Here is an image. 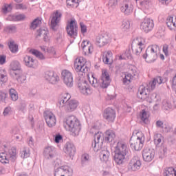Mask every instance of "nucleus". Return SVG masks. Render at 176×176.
Returning <instances> with one entry per match:
<instances>
[{
	"instance_id": "53",
	"label": "nucleus",
	"mask_w": 176,
	"mask_h": 176,
	"mask_svg": "<svg viewBox=\"0 0 176 176\" xmlns=\"http://www.w3.org/2000/svg\"><path fill=\"white\" fill-rule=\"evenodd\" d=\"M157 82L153 80L151 82L149 83V87H147V89L151 91L156 87Z\"/></svg>"
},
{
	"instance_id": "18",
	"label": "nucleus",
	"mask_w": 176,
	"mask_h": 176,
	"mask_svg": "<svg viewBox=\"0 0 176 176\" xmlns=\"http://www.w3.org/2000/svg\"><path fill=\"white\" fill-rule=\"evenodd\" d=\"M81 47L85 54H91L94 52V47L89 41H83L81 43Z\"/></svg>"
},
{
	"instance_id": "32",
	"label": "nucleus",
	"mask_w": 176,
	"mask_h": 176,
	"mask_svg": "<svg viewBox=\"0 0 176 176\" xmlns=\"http://www.w3.org/2000/svg\"><path fill=\"white\" fill-rule=\"evenodd\" d=\"M116 138V135L113 131L108 130L106 131L105 141L107 142H112Z\"/></svg>"
},
{
	"instance_id": "25",
	"label": "nucleus",
	"mask_w": 176,
	"mask_h": 176,
	"mask_svg": "<svg viewBox=\"0 0 176 176\" xmlns=\"http://www.w3.org/2000/svg\"><path fill=\"white\" fill-rule=\"evenodd\" d=\"M37 36H41L45 42H49L50 37L49 36V32L47 28H41L37 31Z\"/></svg>"
},
{
	"instance_id": "60",
	"label": "nucleus",
	"mask_w": 176,
	"mask_h": 176,
	"mask_svg": "<svg viewBox=\"0 0 176 176\" xmlns=\"http://www.w3.org/2000/svg\"><path fill=\"white\" fill-rule=\"evenodd\" d=\"M16 9H20L21 10H24L27 9V6L23 4H17L16 6Z\"/></svg>"
},
{
	"instance_id": "30",
	"label": "nucleus",
	"mask_w": 176,
	"mask_h": 176,
	"mask_svg": "<svg viewBox=\"0 0 176 176\" xmlns=\"http://www.w3.org/2000/svg\"><path fill=\"white\" fill-rule=\"evenodd\" d=\"M76 152V149L75 148V146L74 144H67L65 147V153L69 155V156H75V153Z\"/></svg>"
},
{
	"instance_id": "35",
	"label": "nucleus",
	"mask_w": 176,
	"mask_h": 176,
	"mask_svg": "<svg viewBox=\"0 0 176 176\" xmlns=\"http://www.w3.org/2000/svg\"><path fill=\"white\" fill-rule=\"evenodd\" d=\"M121 12L124 13V14H130V13L133 12V8H131V6H129L127 3H124L121 7Z\"/></svg>"
},
{
	"instance_id": "23",
	"label": "nucleus",
	"mask_w": 176,
	"mask_h": 176,
	"mask_svg": "<svg viewBox=\"0 0 176 176\" xmlns=\"http://www.w3.org/2000/svg\"><path fill=\"white\" fill-rule=\"evenodd\" d=\"M111 42L109 39V36H100L96 38V43L98 46L100 47H102V46H105V45H108L109 43Z\"/></svg>"
},
{
	"instance_id": "37",
	"label": "nucleus",
	"mask_w": 176,
	"mask_h": 176,
	"mask_svg": "<svg viewBox=\"0 0 176 176\" xmlns=\"http://www.w3.org/2000/svg\"><path fill=\"white\" fill-rule=\"evenodd\" d=\"M87 79L89 80L90 85H91V86H93L94 87H97V86H98V81L97 80V78H96L94 77V76L93 74H88Z\"/></svg>"
},
{
	"instance_id": "43",
	"label": "nucleus",
	"mask_w": 176,
	"mask_h": 176,
	"mask_svg": "<svg viewBox=\"0 0 176 176\" xmlns=\"http://www.w3.org/2000/svg\"><path fill=\"white\" fill-rule=\"evenodd\" d=\"M47 53L51 58L53 57H56L57 56V52H56V50L53 47H50L47 50Z\"/></svg>"
},
{
	"instance_id": "1",
	"label": "nucleus",
	"mask_w": 176,
	"mask_h": 176,
	"mask_svg": "<svg viewBox=\"0 0 176 176\" xmlns=\"http://www.w3.org/2000/svg\"><path fill=\"white\" fill-rule=\"evenodd\" d=\"M64 127L74 136L79 135V133L82 130L80 121L75 116H70L66 118L64 122Z\"/></svg>"
},
{
	"instance_id": "49",
	"label": "nucleus",
	"mask_w": 176,
	"mask_h": 176,
	"mask_svg": "<svg viewBox=\"0 0 176 176\" xmlns=\"http://www.w3.org/2000/svg\"><path fill=\"white\" fill-rule=\"evenodd\" d=\"M162 140H163V136L162 134H157L154 136V142L155 145H159L162 142Z\"/></svg>"
},
{
	"instance_id": "27",
	"label": "nucleus",
	"mask_w": 176,
	"mask_h": 176,
	"mask_svg": "<svg viewBox=\"0 0 176 176\" xmlns=\"http://www.w3.org/2000/svg\"><path fill=\"white\" fill-rule=\"evenodd\" d=\"M113 54H112V52L105 51L103 53V56H102V60L104 64H111L113 58Z\"/></svg>"
},
{
	"instance_id": "9",
	"label": "nucleus",
	"mask_w": 176,
	"mask_h": 176,
	"mask_svg": "<svg viewBox=\"0 0 176 176\" xmlns=\"http://www.w3.org/2000/svg\"><path fill=\"white\" fill-rule=\"evenodd\" d=\"M61 74L65 85H66V86L68 87H72L74 85V76H72V73L67 69H65L62 71Z\"/></svg>"
},
{
	"instance_id": "31",
	"label": "nucleus",
	"mask_w": 176,
	"mask_h": 176,
	"mask_svg": "<svg viewBox=\"0 0 176 176\" xmlns=\"http://www.w3.org/2000/svg\"><path fill=\"white\" fill-rule=\"evenodd\" d=\"M133 55L131 54V51L130 50H126L121 55L118 56V60H132Z\"/></svg>"
},
{
	"instance_id": "51",
	"label": "nucleus",
	"mask_w": 176,
	"mask_h": 176,
	"mask_svg": "<svg viewBox=\"0 0 176 176\" xmlns=\"http://www.w3.org/2000/svg\"><path fill=\"white\" fill-rule=\"evenodd\" d=\"M9 12H12V5L5 4L2 8V12L6 14Z\"/></svg>"
},
{
	"instance_id": "59",
	"label": "nucleus",
	"mask_w": 176,
	"mask_h": 176,
	"mask_svg": "<svg viewBox=\"0 0 176 176\" xmlns=\"http://www.w3.org/2000/svg\"><path fill=\"white\" fill-rule=\"evenodd\" d=\"M24 19H25V16L23 14H19L16 15L15 17V20H16L17 21H21V20H24Z\"/></svg>"
},
{
	"instance_id": "29",
	"label": "nucleus",
	"mask_w": 176,
	"mask_h": 176,
	"mask_svg": "<svg viewBox=\"0 0 176 176\" xmlns=\"http://www.w3.org/2000/svg\"><path fill=\"white\" fill-rule=\"evenodd\" d=\"M44 155L52 159L56 155V149L53 146H47L44 150Z\"/></svg>"
},
{
	"instance_id": "44",
	"label": "nucleus",
	"mask_w": 176,
	"mask_h": 176,
	"mask_svg": "<svg viewBox=\"0 0 176 176\" xmlns=\"http://www.w3.org/2000/svg\"><path fill=\"white\" fill-rule=\"evenodd\" d=\"M133 79V75L131 74H125L124 78L122 80L124 85H130L131 83V80Z\"/></svg>"
},
{
	"instance_id": "48",
	"label": "nucleus",
	"mask_w": 176,
	"mask_h": 176,
	"mask_svg": "<svg viewBox=\"0 0 176 176\" xmlns=\"http://www.w3.org/2000/svg\"><path fill=\"white\" fill-rule=\"evenodd\" d=\"M63 172L65 175H66V176H72V174H74V170H72V168L68 166L64 167L63 168Z\"/></svg>"
},
{
	"instance_id": "4",
	"label": "nucleus",
	"mask_w": 176,
	"mask_h": 176,
	"mask_svg": "<svg viewBox=\"0 0 176 176\" xmlns=\"http://www.w3.org/2000/svg\"><path fill=\"white\" fill-rule=\"evenodd\" d=\"M159 47L156 45L148 47L146 50V53L143 55V58L146 60L147 63H153L157 59V51Z\"/></svg>"
},
{
	"instance_id": "14",
	"label": "nucleus",
	"mask_w": 176,
	"mask_h": 176,
	"mask_svg": "<svg viewBox=\"0 0 176 176\" xmlns=\"http://www.w3.org/2000/svg\"><path fill=\"white\" fill-rule=\"evenodd\" d=\"M78 89L84 96L91 94V88H90V85L86 80H82L78 82Z\"/></svg>"
},
{
	"instance_id": "16",
	"label": "nucleus",
	"mask_w": 176,
	"mask_h": 176,
	"mask_svg": "<svg viewBox=\"0 0 176 176\" xmlns=\"http://www.w3.org/2000/svg\"><path fill=\"white\" fill-rule=\"evenodd\" d=\"M45 119L48 127H54L57 123L56 116H54L52 112H47L45 116Z\"/></svg>"
},
{
	"instance_id": "6",
	"label": "nucleus",
	"mask_w": 176,
	"mask_h": 176,
	"mask_svg": "<svg viewBox=\"0 0 176 176\" xmlns=\"http://www.w3.org/2000/svg\"><path fill=\"white\" fill-rule=\"evenodd\" d=\"M87 60L83 56L76 58L74 61V69L77 72H82L83 74L89 71V67L86 66Z\"/></svg>"
},
{
	"instance_id": "50",
	"label": "nucleus",
	"mask_w": 176,
	"mask_h": 176,
	"mask_svg": "<svg viewBox=\"0 0 176 176\" xmlns=\"http://www.w3.org/2000/svg\"><path fill=\"white\" fill-rule=\"evenodd\" d=\"M8 80V77L6 76V73L3 71H0V85L1 83H5Z\"/></svg>"
},
{
	"instance_id": "45",
	"label": "nucleus",
	"mask_w": 176,
	"mask_h": 176,
	"mask_svg": "<svg viewBox=\"0 0 176 176\" xmlns=\"http://www.w3.org/2000/svg\"><path fill=\"white\" fill-rule=\"evenodd\" d=\"M8 46L12 53H16L19 50V47L14 43V41H10Z\"/></svg>"
},
{
	"instance_id": "42",
	"label": "nucleus",
	"mask_w": 176,
	"mask_h": 176,
	"mask_svg": "<svg viewBox=\"0 0 176 176\" xmlns=\"http://www.w3.org/2000/svg\"><path fill=\"white\" fill-rule=\"evenodd\" d=\"M42 24V21L41 19L37 18L34 20V21L32 23L30 28L31 30H35L37 27H39Z\"/></svg>"
},
{
	"instance_id": "28",
	"label": "nucleus",
	"mask_w": 176,
	"mask_h": 176,
	"mask_svg": "<svg viewBox=\"0 0 176 176\" xmlns=\"http://www.w3.org/2000/svg\"><path fill=\"white\" fill-rule=\"evenodd\" d=\"M6 152L11 162H14L17 159V148L16 147H12Z\"/></svg>"
},
{
	"instance_id": "19",
	"label": "nucleus",
	"mask_w": 176,
	"mask_h": 176,
	"mask_svg": "<svg viewBox=\"0 0 176 176\" xmlns=\"http://www.w3.org/2000/svg\"><path fill=\"white\" fill-rule=\"evenodd\" d=\"M71 100V95L68 93H63L60 96L58 102V107L59 108H63V107L65 106V104Z\"/></svg>"
},
{
	"instance_id": "40",
	"label": "nucleus",
	"mask_w": 176,
	"mask_h": 176,
	"mask_svg": "<svg viewBox=\"0 0 176 176\" xmlns=\"http://www.w3.org/2000/svg\"><path fill=\"white\" fill-rule=\"evenodd\" d=\"M139 116L141 120L145 122L148 121V119H149V113H148V111H146L145 109H143L140 111Z\"/></svg>"
},
{
	"instance_id": "17",
	"label": "nucleus",
	"mask_w": 176,
	"mask_h": 176,
	"mask_svg": "<svg viewBox=\"0 0 176 176\" xmlns=\"http://www.w3.org/2000/svg\"><path fill=\"white\" fill-rule=\"evenodd\" d=\"M44 78L46 80H48L50 83H56L58 80L59 78L57 74H54V72L52 70H48L45 72L44 74Z\"/></svg>"
},
{
	"instance_id": "55",
	"label": "nucleus",
	"mask_w": 176,
	"mask_h": 176,
	"mask_svg": "<svg viewBox=\"0 0 176 176\" xmlns=\"http://www.w3.org/2000/svg\"><path fill=\"white\" fill-rule=\"evenodd\" d=\"M163 109H165L166 111H168V109H171V103L168 102H164Z\"/></svg>"
},
{
	"instance_id": "10",
	"label": "nucleus",
	"mask_w": 176,
	"mask_h": 176,
	"mask_svg": "<svg viewBox=\"0 0 176 176\" xmlns=\"http://www.w3.org/2000/svg\"><path fill=\"white\" fill-rule=\"evenodd\" d=\"M144 47H145V39L139 37L135 41V45L132 46V50L136 54H140Z\"/></svg>"
},
{
	"instance_id": "13",
	"label": "nucleus",
	"mask_w": 176,
	"mask_h": 176,
	"mask_svg": "<svg viewBox=\"0 0 176 176\" xmlns=\"http://www.w3.org/2000/svg\"><path fill=\"white\" fill-rule=\"evenodd\" d=\"M153 21L149 18H145L140 25V28L144 32H149L153 30Z\"/></svg>"
},
{
	"instance_id": "24",
	"label": "nucleus",
	"mask_w": 176,
	"mask_h": 176,
	"mask_svg": "<svg viewBox=\"0 0 176 176\" xmlns=\"http://www.w3.org/2000/svg\"><path fill=\"white\" fill-rule=\"evenodd\" d=\"M166 24L170 31L176 30V16L175 18L173 16H168L166 21Z\"/></svg>"
},
{
	"instance_id": "22",
	"label": "nucleus",
	"mask_w": 176,
	"mask_h": 176,
	"mask_svg": "<svg viewBox=\"0 0 176 176\" xmlns=\"http://www.w3.org/2000/svg\"><path fill=\"white\" fill-rule=\"evenodd\" d=\"M78 105H79L78 100L71 99L67 102L65 106V109L67 111V112H72L73 111H75L76 108H78Z\"/></svg>"
},
{
	"instance_id": "34",
	"label": "nucleus",
	"mask_w": 176,
	"mask_h": 176,
	"mask_svg": "<svg viewBox=\"0 0 176 176\" xmlns=\"http://www.w3.org/2000/svg\"><path fill=\"white\" fill-rule=\"evenodd\" d=\"M109 156H111V153L107 149L102 150L100 152V159L102 162H108L109 160Z\"/></svg>"
},
{
	"instance_id": "61",
	"label": "nucleus",
	"mask_w": 176,
	"mask_h": 176,
	"mask_svg": "<svg viewBox=\"0 0 176 176\" xmlns=\"http://www.w3.org/2000/svg\"><path fill=\"white\" fill-rule=\"evenodd\" d=\"M6 62V56L0 55V64L3 65L5 64Z\"/></svg>"
},
{
	"instance_id": "26",
	"label": "nucleus",
	"mask_w": 176,
	"mask_h": 176,
	"mask_svg": "<svg viewBox=\"0 0 176 176\" xmlns=\"http://www.w3.org/2000/svg\"><path fill=\"white\" fill-rule=\"evenodd\" d=\"M24 63L26 67H29L30 68H35V67L38 65L36 60L32 59V58L29 56H26L24 58Z\"/></svg>"
},
{
	"instance_id": "7",
	"label": "nucleus",
	"mask_w": 176,
	"mask_h": 176,
	"mask_svg": "<svg viewBox=\"0 0 176 176\" xmlns=\"http://www.w3.org/2000/svg\"><path fill=\"white\" fill-rule=\"evenodd\" d=\"M99 83L102 89H107L108 86L111 85V76H109V73H108V70L105 69H102V74L99 80Z\"/></svg>"
},
{
	"instance_id": "15",
	"label": "nucleus",
	"mask_w": 176,
	"mask_h": 176,
	"mask_svg": "<svg viewBox=\"0 0 176 176\" xmlns=\"http://www.w3.org/2000/svg\"><path fill=\"white\" fill-rule=\"evenodd\" d=\"M103 118L107 122H114L116 118V111L111 108H107L104 111Z\"/></svg>"
},
{
	"instance_id": "64",
	"label": "nucleus",
	"mask_w": 176,
	"mask_h": 176,
	"mask_svg": "<svg viewBox=\"0 0 176 176\" xmlns=\"http://www.w3.org/2000/svg\"><path fill=\"white\" fill-rule=\"evenodd\" d=\"M10 110H11L10 107L6 108L3 113V116H8V115H9L10 113Z\"/></svg>"
},
{
	"instance_id": "54",
	"label": "nucleus",
	"mask_w": 176,
	"mask_h": 176,
	"mask_svg": "<svg viewBox=\"0 0 176 176\" xmlns=\"http://www.w3.org/2000/svg\"><path fill=\"white\" fill-rule=\"evenodd\" d=\"M101 137H102V133H98L95 134V143L98 144L100 142V140H101Z\"/></svg>"
},
{
	"instance_id": "56",
	"label": "nucleus",
	"mask_w": 176,
	"mask_h": 176,
	"mask_svg": "<svg viewBox=\"0 0 176 176\" xmlns=\"http://www.w3.org/2000/svg\"><path fill=\"white\" fill-rule=\"evenodd\" d=\"M5 31H6V32H13V31H16V26L14 25L8 26L6 28Z\"/></svg>"
},
{
	"instance_id": "41",
	"label": "nucleus",
	"mask_w": 176,
	"mask_h": 176,
	"mask_svg": "<svg viewBox=\"0 0 176 176\" xmlns=\"http://www.w3.org/2000/svg\"><path fill=\"white\" fill-rule=\"evenodd\" d=\"M30 53L34 56H36L38 58H40V60H45V56L43 54L36 50H31Z\"/></svg>"
},
{
	"instance_id": "20",
	"label": "nucleus",
	"mask_w": 176,
	"mask_h": 176,
	"mask_svg": "<svg viewBox=\"0 0 176 176\" xmlns=\"http://www.w3.org/2000/svg\"><path fill=\"white\" fill-rule=\"evenodd\" d=\"M142 156L144 162H152L155 157V151L145 148L143 151Z\"/></svg>"
},
{
	"instance_id": "52",
	"label": "nucleus",
	"mask_w": 176,
	"mask_h": 176,
	"mask_svg": "<svg viewBox=\"0 0 176 176\" xmlns=\"http://www.w3.org/2000/svg\"><path fill=\"white\" fill-rule=\"evenodd\" d=\"M121 28L123 30V31H127V30L130 28V22L127 21H122Z\"/></svg>"
},
{
	"instance_id": "39",
	"label": "nucleus",
	"mask_w": 176,
	"mask_h": 176,
	"mask_svg": "<svg viewBox=\"0 0 176 176\" xmlns=\"http://www.w3.org/2000/svg\"><path fill=\"white\" fill-rule=\"evenodd\" d=\"M30 155L31 151L28 147H24L21 151V157H22V159H27L28 157H30Z\"/></svg>"
},
{
	"instance_id": "3",
	"label": "nucleus",
	"mask_w": 176,
	"mask_h": 176,
	"mask_svg": "<svg viewBox=\"0 0 176 176\" xmlns=\"http://www.w3.org/2000/svg\"><path fill=\"white\" fill-rule=\"evenodd\" d=\"M145 141V136L142 132H137L133 133L130 140V145L132 149L135 151H141L144 146V142Z\"/></svg>"
},
{
	"instance_id": "46",
	"label": "nucleus",
	"mask_w": 176,
	"mask_h": 176,
	"mask_svg": "<svg viewBox=\"0 0 176 176\" xmlns=\"http://www.w3.org/2000/svg\"><path fill=\"white\" fill-rule=\"evenodd\" d=\"M10 96L12 101H17L19 100V95L14 89H10Z\"/></svg>"
},
{
	"instance_id": "58",
	"label": "nucleus",
	"mask_w": 176,
	"mask_h": 176,
	"mask_svg": "<svg viewBox=\"0 0 176 176\" xmlns=\"http://www.w3.org/2000/svg\"><path fill=\"white\" fill-rule=\"evenodd\" d=\"M80 25L82 34H85V32H87V28L86 27V25H85V24L80 23Z\"/></svg>"
},
{
	"instance_id": "63",
	"label": "nucleus",
	"mask_w": 176,
	"mask_h": 176,
	"mask_svg": "<svg viewBox=\"0 0 176 176\" xmlns=\"http://www.w3.org/2000/svg\"><path fill=\"white\" fill-rule=\"evenodd\" d=\"M109 6H115L118 5V0H109Z\"/></svg>"
},
{
	"instance_id": "8",
	"label": "nucleus",
	"mask_w": 176,
	"mask_h": 176,
	"mask_svg": "<svg viewBox=\"0 0 176 176\" xmlns=\"http://www.w3.org/2000/svg\"><path fill=\"white\" fill-rule=\"evenodd\" d=\"M67 32L71 38H75L78 35V24L76 21L72 19L67 25Z\"/></svg>"
},
{
	"instance_id": "11",
	"label": "nucleus",
	"mask_w": 176,
	"mask_h": 176,
	"mask_svg": "<svg viewBox=\"0 0 176 176\" xmlns=\"http://www.w3.org/2000/svg\"><path fill=\"white\" fill-rule=\"evenodd\" d=\"M141 160L138 158V157H134L132 158L128 164V170L129 171H137L141 168Z\"/></svg>"
},
{
	"instance_id": "47",
	"label": "nucleus",
	"mask_w": 176,
	"mask_h": 176,
	"mask_svg": "<svg viewBox=\"0 0 176 176\" xmlns=\"http://www.w3.org/2000/svg\"><path fill=\"white\" fill-rule=\"evenodd\" d=\"M67 5L72 8H78V6H79V3L78 2V0H67Z\"/></svg>"
},
{
	"instance_id": "57",
	"label": "nucleus",
	"mask_w": 176,
	"mask_h": 176,
	"mask_svg": "<svg viewBox=\"0 0 176 176\" xmlns=\"http://www.w3.org/2000/svg\"><path fill=\"white\" fill-rule=\"evenodd\" d=\"M154 80L158 84L162 85V83L164 82V79L162 78V77H157L154 79Z\"/></svg>"
},
{
	"instance_id": "62",
	"label": "nucleus",
	"mask_w": 176,
	"mask_h": 176,
	"mask_svg": "<svg viewBox=\"0 0 176 176\" xmlns=\"http://www.w3.org/2000/svg\"><path fill=\"white\" fill-rule=\"evenodd\" d=\"M60 141H63V136H61V135H57L55 137V142H56V144H58Z\"/></svg>"
},
{
	"instance_id": "21",
	"label": "nucleus",
	"mask_w": 176,
	"mask_h": 176,
	"mask_svg": "<svg viewBox=\"0 0 176 176\" xmlns=\"http://www.w3.org/2000/svg\"><path fill=\"white\" fill-rule=\"evenodd\" d=\"M151 91L148 89V87H142L140 88L138 91L137 96L139 100H146L149 97V93Z\"/></svg>"
},
{
	"instance_id": "2",
	"label": "nucleus",
	"mask_w": 176,
	"mask_h": 176,
	"mask_svg": "<svg viewBox=\"0 0 176 176\" xmlns=\"http://www.w3.org/2000/svg\"><path fill=\"white\" fill-rule=\"evenodd\" d=\"M129 153V148H127V144L124 142H118L114 150L113 160L118 166H121L124 163L126 160V156Z\"/></svg>"
},
{
	"instance_id": "36",
	"label": "nucleus",
	"mask_w": 176,
	"mask_h": 176,
	"mask_svg": "<svg viewBox=\"0 0 176 176\" xmlns=\"http://www.w3.org/2000/svg\"><path fill=\"white\" fill-rule=\"evenodd\" d=\"M164 176H176V168L168 167L164 169Z\"/></svg>"
},
{
	"instance_id": "5",
	"label": "nucleus",
	"mask_w": 176,
	"mask_h": 176,
	"mask_svg": "<svg viewBox=\"0 0 176 176\" xmlns=\"http://www.w3.org/2000/svg\"><path fill=\"white\" fill-rule=\"evenodd\" d=\"M10 74L12 76H15L18 82H23L25 80V76L23 75L21 70L20 69V63L18 61L12 62Z\"/></svg>"
},
{
	"instance_id": "12",
	"label": "nucleus",
	"mask_w": 176,
	"mask_h": 176,
	"mask_svg": "<svg viewBox=\"0 0 176 176\" xmlns=\"http://www.w3.org/2000/svg\"><path fill=\"white\" fill-rule=\"evenodd\" d=\"M63 17V13L60 12V10H56L53 12L52 19H51V27L54 30L60 22L61 21V18Z\"/></svg>"
},
{
	"instance_id": "33",
	"label": "nucleus",
	"mask_w": 176,
	"mask_h": 176,
	"mask_svg": "<svg viewBox=\"0 0 176 176\" xmlns=\"http://www.w3.org/2000/svg\"><path fill=\"white\" fill-rule=\"evenodd\" d=\"M11 161L10 158L9 157V155H8V153L6 151L0 153V162L3 164H9V162Z\"/></svg>"
},
{
	"instance_id": "38",
	"label": "nucleus",
	"mask_w": 176,
	"mask_h": 176,
	"mask_svg": "<svg viewBox=\"0 0 176 176\" xmlns=\"http://www.w3.org/2000/svg\"><path fill=\"white\" fill-rule=\"evenodd\" d=\"M126 69H128L129 74H131L132 75H137L138 74V71L137 70V67H135L133 65L128 64L126 65Z\"/></svg>"
}]
</instances>
